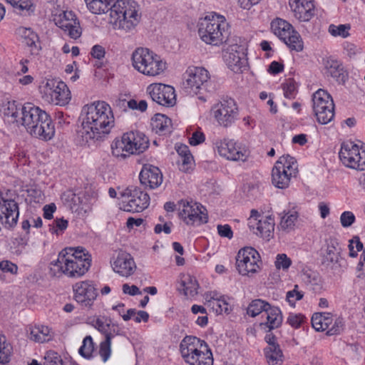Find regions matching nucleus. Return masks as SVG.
<instances>
[{"instance_id":"obj_24","label":"nucleus","mask_w":365,"mask_h":365,"mask_svg":"<svg viewBox=\"0 0 365 365\" xmlns=\"http://www.w3.org/2000/svg\"><path fill=\"white\" fill-rule=\"evenodd\" d=\"M61 199L63 203L73 212H85L90 211L91 207L88 199L83 192L76 193L71 190H68L62 193Z\"/></svg>"},{"instance_id":"obj_5","label":"nucleus","mask_w":365,"mask_h":365,"mask_svg":"<svg viewBox=\"0 0 365 365\" xmlns=\"http://www.w3.org/2000/svg\"><path fill=\"white\" fill-rule=\"evenodd\" d=\"M198 33L206 43L219 46L227 41L230 31L224 16L210 14L200 19Z\"/></svg>"},{"instance_id":"obj_33","label":"nucleus","mask_w":365,"mask_h":365,"mask_svg":"<svg viewBox=\"0 0 365 365\" xmlns=\"http://www.w3.org/2000/svg\"><path fill=\"white\" fill-rule=\"evenodd\" d=\"M294 16L301 22L309 21L314 16V5L313 2H305L289 6Z\"/></svg>"},{"instance_id":"obj_4","label":"nucleus","mask_w":365,"mask_h":365,"mask_svg":"<svg viewBox=\"0 0 365 365\" xmlns=\"http://www.w3.org/2000/svg\"><path fill=\"white\" fill-rule=\"evenodd\" d=\"M22 125L32 136L48 140L55 133L54 125L50 116L38 107L28 103L21 108Z\"/></svg>"},{"instance_id":"obj_34","label":"nucleus","mask_w":365,"mask_h":365,"mask_svg":"<svg viewBox=\"0 0 365 365\" xmlns=\"http://www.w3.org/2000/svg\"><path fill=\"white\" fill-rule=\"evenodd\" d=\"M151 126L156 133L165 134L170 132L171 120L165 115L158 113L152 118Z\"/></svg>"},{"instance_id":"obj_59","label":"nucleus","mask_w":365,"mask_h":365,"mask_svg":"<svg viewBox=\"0 0 365 365\" xmlns=\"http://www.w3.org/2000/svg\"><path fill=\"white\" fill-rule=\"evenodd\" d=\"M0 269L4 272H9L14 274L17 273L18 267L11 261L3 260L0 262Z\"/></svg>"},{"instance_id":"obj_49","label":"nucleus","mask_w":365,"mask_h":365,"mask_svg":"<svg viewBox=\"0 0 365 365\" xmlns=\"http://www.w3.org/2000/svg\"><path fill=\"white\" fill-rule=\"evenodd\" d=\"M111 339L112 338L107 336L100 344L99 354L104 362H106L110 356Z\"/></svg>"},{"instance_id":"obj_47","label":"nucleus","mask_w":365,"mask_h":365,"mask_svg":"<svg viewBox=\"0 0 365 365\" xmlns=\"http://www.w3.org/2000/svg\"><path fill=\"white\" fill-rule=\"evenodd\" d=\"M94 351V344L91 336H87L83 341V344L79 349V354L84 358L89 359Z\"/></svg>"},{"instance_id":"obj_7","label":"nucleus","mask_w":365,"mask_h":365,"mask_svg":"<svg viewBox=\"0 0 365 365\" xmlns=\"http://www.w3.org/2000/svg\"><path fill=\"white\" fill-rule=\"evenodd\" d=\"M133 67L145 76L155 77L166 69V63L160 56L146 48H136L132 55Z\"/></svg>"},{"instance_id":"obj_30","label":"nucleus","mask_w":365,"mask_h":365,"mask_svg":"<svg viewBox=\"0 0 365 365\" xmlns=\"http://www.w3.org/2000/svg\"><path fill=\"white\" fill-rule=\"evenodd\" d=\"M16 34L23 38V42L31 48L32 54H36L41 49L38 35L30 28L19 27Z\"/></svg>"},{"instance_id":"obj_2","label":"nucleus","mask_w":365,"mask_h":365,"mask_svg":"<svg viewBox=\"0 0 365 365\" xmlns=\"http://www.w3.org/2000/svg\"><path fill=\"white\" fill-rule=\"evenodd\" d=\"M85 2L93 14L110 11V22L115 29L131 32L139 23L138 6L133 0H85Z\"/></svg>"},{"instance_id":"obj_58","label":"nucleus","mask_w":365,"mask_h":365,"mask_svg":"<svg viewBox=\"0 0 365 365\" xmlns=\"http://www.w3.org/2000/svg\"><path fill=\"white\" fill-rule=\"evenodd\" d=\"M283 90L286 98H294L296 92L295 83L289 79L287 82L283 84Z\"/></svg>"},{"instance_id":"obj_21","label":"nucleus","mask_w":365,"mask_h":365,"mask_svg":"<svg viewBox=\"0 0 365 365\" xmlns=\"http://www.w3.org/2000/svg\"><path fill=\"white\" fill-rule=\"evenodd\" d=\"M75 300L82 307H90L96 300L98 293L93 284L89 281H83L73 285Z\"/></svg>"},{"instance_id":"obj_39","label":"nucleus","mask_w":365,"mask_h":365,"mask_svg":"<svg viewBox=\"0 0 365 365\" xmlns=\"http://www.w3.org/2000/svg\"><path fill=\"white\" fill-rule=\"evenodd\" d=\"M329 313L315 314L312 317V324L313 328L317 331H324L329 329L331 322Z\"/></svg>"},{"instance_id":"obj_40","label":"nucleus","mask_w":365,"mask_h":365,"mask_svg":"<svg viewBox=\"0 0 365 365\" xmlns=\"http://www.w3.org/2000/svg\"><path fill=\"white\" fill-rule=\"evenodd\" d=\"M186 363L190 365H213L212 353L208 347L207 351L198 353L195 356H193L192 361H187Z\"/></svg>"},{"instance_id":"obj_35","label":"nucleus","mask_w":365,"mask_h":365,"mask_svg":"<svg viewBox=\"0 0 365 365\" xmlns=\"http://www.w3.org/2000/svg\"><path fill=\"white\" fill-rule=\"evenodd\" d=\"M266 362L268 365H282L284 356L280 347L272 346L263 350Z\"/></svg>"},{"instance_id":"obj_43","label":"nucleus","mask_w":365,"mask_h":365,"mask_svg":"<svg viewBox=\"0 0 365 365\" xmlns=\"http://www.w3.org/2000/svg\"><path fill=\"white\" fill-rule=\"evenodd\" d=\"M184 294L186 296H194L197 293L198 284L196 279L187 275L182 280Z\"/></svg>"},{"instance_id":"obj_57","label":"nucleus","mask_w":365,"mask_h":365,"mask_svg":"<svg viewBox=\"0 0 365 365\" xmlns=\"http://www.w3.org/2000/svg\"><path fill=\"white\" fill-rule=\"evenodd\" d=\"M344 323L342 319H336L333 326L327 329V334L331 336L340 334L344 329Z\"/></svg>"},{"instance_id":"obj_46","label":"nucleus","mask_w":365,"mask_h":365,"mask_svg":"<svg viewBox=\"0 0 365 365\" xmlns=\"http://www.w3.org/2000/svg\"><path fill=\"white\" fill-rule=\"evenodd\" d=\"M11 346L6 343L5 336L0 335V364H5L9 361Z\"/></svg>"},{"instance_id":"obj_36","label":"nucleus","mask_w":365,"mask_h":365,"mask_svg":"<svg viewBox=\"0 0 365 365\" xmlns=\"http://www.w3.org/2000/svg\"><path fill=\"white\" fill-rule=\"evenodd\" d=\"M192 214L193 217H189L184 221L188 225L197 226L207 223L208 221V215L205 207L199 203Z\"/></svg>"},{"instance_id":"obj_61","label":"nucleus","mask_w":365,"mask_h":365,"mask_svg":"<svg viewBox=\"0 0 365 365\" xmlns=\"http://www.w3.org/2000/svg\"><path fill=\"white\" fill-rule=\"evenodd\" d=\"M217 232L219 235L222 237H227L228 239H231L233 236L232 229L228 225H217Z\"/></svg>"},{"instance_id":"obj_63","label":"nucleus","mask_w":365,"mask_h":365,"mask_svg":"<svg viewBox=\"0 0 365 365\" xmlns=\"http://www.w3.org/2000/svg\"><path fill=\"white\" fill-rule=\"evenodd\" d=\"M303 281L307 284H317L318 277L314 272H305L302 274Z\"/></svg>"},{"instance_id":"obj_48","label":"nucleus","mask_w":365,"mask_h":365,"mask_svg":"<svg viewBox=\"0 0 365 365\" xmlns=\"http://www.w3.org/2000/svg\"><path fill=\"white\" fill-rule=\"evenodd\" d=\"M350 28L349 24H341L339 26L331 24L329 26V32L334 36H339L342 38H346L349 36V31Z\"/></svg>"},{"instance_id":"obj_52","label":"nucleus","mask_w":365,"mask_h":365,"mask_svg":"<svg viewBox=\"0 0 365 365\" xmlns=\"http://www.w3.org/2000/svg\"><path fill=\"white\" fill-rule=\"evenodd\" d=\"M305 317L302 314L290 313L287 322L293 328L298 329L304 322Z\"/></svg>"},{"instance_id":"obj_12","label":"nucleus","mask_w":365,"mask_h":365,"mask_svg":"<svg viewBox=\"0 0 365 365\" xmlns=\"http://www.w3.org/2000/svg\"><path fill=\"white\" fill-rule=\"evenodd\" d=\"M313 110L321 124H327L334 116V103L329 93L324 89H319L312 96Z\"/></svg>"},{"instance_id":"obj_42","label":"nucleus","mask_w":365,"mask_h":365,"mask_svg":"<svg viewBox=\"0 0 365 365\" xmlns=\"http://www.w3.org/2000/svg\"><path fill=\"white\" fill-rule=\"evenodd\" d=\"M198 203L192 201L181 200L178 204V210L180 217L185 221L189 217H193L192 214Z\"/></svg>"},{"instance_id":"obj_11","label":"nucleus","mask_w":365,"mask_h":365,"mask_svg":"<svg viewBox=\"0 0 365 365\" xmlns=\"http://www.w3.org/2000/svg\"><path fill=\"white\" fill-rule=\"evenodd\" d=\"M271 29L292 51L299 52L303 50L304 45L300 35L287 21L276 19L271 23Z\"/></svg>"},{"instance_id":"obj_38","label":"nucleus","mask_w":365,"mask_h":365,"mask_svg":"<svg viewBox=\"0 0 365 365\" xmlns=\"http://www.w3.org/2000/svg\"><path fill=\"white\" fill-rule=\"evenodd\" d=\"M324 67L328 74L336 81H344L345 76L343 73V68L338 61L327 58L324 61Z\"/></svg>"},{"instance_id":"obj_27","label":"nucleus","mask_w":365,"mask_h":365,"mask_svg":"<svg viewBox=\"0 0 365 365\" xmlns=\"http://www.w3.org/2000/svg\"><path fill=\"white\" fill-rule=\"evenodd\" d=\"M58 25L71 38L76 39L81 35L79 22L72 11H65L58 21Z\"/></svg>"},{"instance_id":"obj_18","label":"nucleus","mask_w":365,"mask_h":365,"mask_svg":"<svg viewBox=\"0 0 365 365\" xmlns=\"http://www.w3.org/2000/svg\"><path fill=\"white\" fill-rule=\"evenodd\" d=\"M148 91L152 100L159 105L170 107L176 101L173 87L162 83L151 84L148 87Z\"/></svg>"},{"instance_id":"obj_20","label":"nucleus","mask_w":365,"mask_h":365,"mask_svg":"<svg viewBox=\"0 0 365 365\" xmlns=\"http://www.w3.org/2000/svg\"><path fill=\"white\" fill-rule=\"evenodd\" d=\"M215 147L219 154L227 160L245 161L248 155L247 151L232 140H218L215 142Z\"/></svg>"},{"instance_id":"obj_64","label":"nucleus","mask_w":365,"mask_h":365,"mask_svg":"<svg viewBox=\"0 0 365 365\" xmlns=\"http://www.w3.org/2000/svg\"><path fill=\"white\" fill-rule=\"evenodd\" d=\"M106 53L104 48L101 45H95L93 46L91 51V55L92 57L101 59L104 57Z\"/></svg>"},{"instance_id":"obj_54","label":"nucleus","mask_w":365,"mask_h":365,"mask_svg":"<svg viewBox=\"0 0 365 365\" xmlns=\"http://www.w3.org/2000/svg\"><path fill=\"white\" fill-rule=\"evenodd\" d=\"M356 218L351 211H345L340 216V222L343 227H349L355 222Z\"/></svg>"},{"instance_id":"obj_19","label":"nucleus","mask_w":365,"mask_h":365,"mask_svg":"<svg viewBox=\"0 0 365 365\" xmlns=\"http://www.w3.org/2000/svg\"><path fill=\"white\" fill-rule=\"evenodd\" d=\"M110 264L115 272L126 277L132 275L136 269L133 257L122 250L115 252Z\"/></svg>"},{"instance_id":"obj_15","label":"nucleus","mask_w":365,"mask_h":365,"mask_svg":"<svg viewBox=\"0 0 365 365\" xmlns=\"http://www.w3.org/2000/svg\"><path fill=\"white\" fill-rule=\"evenodd\" d=\"M339 155L345 166L365 170V150L360 152L359 147L353 142L343 143Z\"/></svg>"},{"instance_id":"obj_3","label":"nucleus","mask_w":365,"mask_h":365,"mask_svg":"<svg viewBox=\"0 0 365 365\" xmlns=\"http://www.w3.org/2000/svg\"><path fill=\"white\" fill-rule=\"evenodd\" d=\"M91 264V257L81 247H66L62 250L56 260L51 262L50 274L60 277L63 274L73 278L83 276Z\"/></svg>"},{"instance_id":"obj_10","label":"nucleus","mask_w":365,"mask_h":365,"mask_svg":"<svg viewBox=\"0 0 365 365\" xmlns=\"http://www.w3.org/2000/svg\"><path fill=\"white\" fill-rule=\"evenodd\" d=\"M120 195V208L125 212H140L146 209L150 204L149 195L134 185L128 186Z\"/></svg>"},{"instance_id":"obj_56","label":"nucleus","mask_w":365,"mask_h":365,"mask_svg":"<svg viewBox=\"0 0 365 365\" xmlns=\"http://www.w3.org/2000/svg\"><path fill=\"white\" fill-rule=\"evenodd\" d=\"M178 163L179 164L180 170L183 172H187L191 168L192 165L193 157L192 155H186L182 158H179L178 160Z\"/></svg>"},{"instance_id":"obj_51","label":"nucleus","mask_w":365,"mask_h":365,"mask_svg":"<svg viewBox=\"0 0 365 365\" xmlns=\"http://www.w3.org/2000/svg\"><path fill=\"white\" fill-rule=\"evenodd\" d=\"M68 227V221L63 218L56 219L50 225L49 230L51 233L61 234Z\"/></svg>"},{"instance_id":"obj_37","label":"nucleus","mask_w":365,"mask_h":365,"mask_svg":"<svg viewBox=\"0 0 365 365\" xmlns=\"http://www.w3.org/2000/svg\"><path fill=\"white\" fill-rule=\"evenodd\" d=\"M93 326L100 332L103 334L106 338L107 336L113 338L115 335L118 334L119 331L118 327L116 325L107 322V320L103 318H98L93 321Z\"/></svg>"},{"instance_id":"obj_17","label":"nucleus","mask_w":365,"mask_h":365,"mask_svg":"<svg viewBox=\"0 0 365 365\" xmlns=\"http://www.w3.org/2000/svg\"><path fill=\"white\" fill-rule=\"evenodd\" d=\"M223 58L228 68L235 73H242L247 69V60L245 48L241 45H229L224 51Z\"/></svg>"},{"instance_id":"obj_22","label":"nucleus","mask_w":365,"mask_h":365,"mask_svg":"<svg viewBox=\"0 0 365 365\" xmlns=\"http://www.w3.org/2000/svg\"><path fill=\"white\" fill-rule=\"evenodd\" d=\"M208 347L205 341L196 336H186L180 342V351L185 362H193V356L202 351H207Z\"/></svg>"},{"instance_id":"obj_45","label":"nucleus","mask_w":365,"mask_h":365,"mask_svg":"<svg viewBox=\"0 0 365 365\" xmlns=\"http://www.w3.org/2000/svg\"><path fill=\"white\" fill-rule=\"evenodd\" d=\"M17 11L22 14H29L33 11V4L31 0H6Z\"/></svg>"},{"instance_id":"obj_32","label":"nucleus","mask_w":365,"mask_h":365,"mask_svg":"<svg viewBox=\"0 0 365 365\" xmlns=\"http://www.w3.org/2000/svg\"><path fill=\"white\" fill-rule=\"evenodd\" d=\"M29 338L38 343H44L51 341L53 336L54 333L47 326L43 325H38L34 327L29 328Z\"/></svg>"},{"instance_id":"obj_9","label":"nucleus","mask_w":365,"mask_h":365,"mask_svg":"<svg viewBox=\"0 0 365 365\" xmlns=\"http://www.w3.org/2000/svg\"><path fill=\"white\" fill-rule=\"evenodd\" d=\"M297 173V164L294 158L287 155L281 156L272 171V182L277 188H287L292 177Z\"/></svg>"},{"instance_id":"obj_55","label":"nucleus","mask_w":365,"mask_h":365,"mask_svg":"<svg viewBox=\"0 0 365 365\" xmlns=\"http://www.w3.org/2000/svg\"><path fill=\"white\" fill-rule=\"evenodd\" d=\"M298 285H294L293 290L287 292L286 298L290 304H294L296 301L302 299L304 294L302 292L298 291Z\"/></svg>"},{"instance_id":"obj_50","label":"nucleus","mask_w":365,"mask_h":365,"mask_svg":"<svg viewBox=\"0 0 365 365\" xmlns=\"http://www.w3.org/2000/svg\"><path fill=\"white\" fill-rule=\"evenodd\" d=\"M43 365H63V362L58 353L48 351L45 354Z\"/></svg>"},{"instance_id":"obj_29","label":"nucleus","mask_w":365,"mask_h":365,"mask_svg":"<svg viewBox=\"0 0 365 365\" xmlns=\"http://www.w3.org/2000/svg\"><path fill=\"white\" fill-rule=\"evenodd\" d=\"M249 227L256 235L269 240L273 235L274 221L271 216L260 217L257 222H251Z\"/></svg>"},{"instance_id":"obj_44","label":"nucleus","mask_w":365,"mask_h":365,"mask_svg":"<svg viewBox=\"0 0 365 365\" xmlns=\"http://www.w3.org/2000/svg\"><path fill=\"white\" fill-rule=\"evenodd\" d=\"M282 214L280 222L281 228L284 230L292 229L298 217L297 212L296 211H288L287 212L284 211L281 215Z\"/></svg>"},{"instance_id":"obj_1","label":"nucleus","mask_w":365,"mask_h":365,"mask_svg":"<svg viewBox=\"0 0 365 365\" xmlns=\"http://www.w3.org/2000/svg\"><path fill=\"white\" fill-rule=\"evenodd\" d=\"M80 135L83 143L99 140L108 135L114 126L115 118L109 104L96 101L83 107Z\"/></svg>"},{"instance_id":"obj_25","label":"nucleus","mask_w":365,"mask_h":365,"mask_svg":"<svg viewBox=\"0 0 365 365\" xmlns=\"http://www.w3.org/2000/svg\"><path fill=\"white\" fill-rule=\"evenodd\" d=\"M204 299L205 304L217 314H229L231 311L226 297L215 291L206 292Z\"/></svg>"},{"instance_id":"obj_31","label":"nucleus","mask_w":365,"mask_h":365,"mask_svg":"<svg viewBox=\"0 0 365 365\" xmlns=\"http://www.w3.org/2000/svg\"><path fill=\"white\" fill-rule=\"evenodd\" d=\"M267 322L261 323L262 329H268L267 331L270 332L272 329L278 328L282 323V314L280 309L276 307H271L266 309L265 312Z\"/></svg>"},{"instance_id":"obj_41","label":"nucleus","mask_w":365,"mask_h":365,"mask_svg":"<svg viewBox=\"0 0 365 365\" xmlns=\"http://www.w3.org/2000/svg\"><path fill=\"white\" fill-rule=\"evenodd\" d=\"M269 304L262 300V299H255L252 300L249 304L247 309V314L252 317H255L262 313V312H266L269 307Z\"/></svg>"},{"instance_id":"obj_8","label":"nucleus","mask_w":365,"mask_h":365,"mask_svg":"<svg viewBox=\"0 0 365 365\" xmlns=\"http://www.w3.org/2000/svg\"><path fill=\"white\" fill-rule=\"evenodd\" d=\"M209 72L202 67H189L184 76L183 88L189 94L200 95L199 99L205 101L207 97L203 92H210L208 89Z\"/></svg>"},{"instance_id":"obj_26","label":"nucleus","mask_w":365,"mask_h":365,"mask_svg":"<svg viewBox=\"0 0 365 365\" xmlns=\"http://www.w3.org/2000/svg\"><path fill=\"white\" fill-rule=\"evenodd\" d=\"M342 248L339 240L335 237H329L326 240V248L322 251V262L326 266L339 262Z\"/></svg>"},{"instance_id":"obj_6","label":"nucleus","mask_w":365,"mask_h":365,"mask_svg":"<svg viewBox=\"0 0 365 365\" xmlns=\"http://www.w3.org/2000/svg\"><path fill=\"white\" fill-rule=\"evenodd\" d=\"M149 146L148 138L139 131L124 133L120 140H116L111 146L112 153L117 158H125L130 155L143 153Z\"/></svg>"},{"instance_id":"obj_23","label":"nucleus","mask_w":365,"mask_h":365,"mask_svg":"<svg viewBox=\"0 0 365 365\" xmlns=\"http://www.w3.org/2000/svg\"><path fill=\"white\" fill-rule=\"evenodd\" d=\"M19 214L17 203L14 200L6 198L0 191V220L5 219V227H14L17 223Z\"/></svg>"},{"instance_id":"obj_14","label":"nucleus","mask_w":365,"mask_h":365,"mask_svg":"<svg viewBox=\"0 0 365 365\" xmlns=\"http://www.w3.org/2000/svg\"><path fill=\"white\" fill-rule=\"evenodd\" d=\"M43 97L48 103L64 106L71 101V92L62 81H48L43 88Z\"/></svg>"},{"instance_id":"obj_60","label":"nucleus","mask_w":365,"mask_h":365,"mask_svg":"<svg viewBox=\"0 0 365 365\" xmlns=\"http://www.w3.org/2000/svg\"><path fill=\"white\" fill-rule=\"evenodd\" d=\"M205 140V135L200 131H195L189 138V143L191 145H197Z\"/></svg>"},{"instance_id":"obj_16","label":"nucleus","mask_w":365,"mask_h":365,"mask_svg":"<svg viewBox=\"0 0 365 365\" xmlns=\"http://www.w3.org/2000/svg\"><path fill=\"white\" fill-rule=\"evenodd\" d=\"M260 256L258 252L251 247H244L238 252L236 257L237 269L242 275L254 274L259 269Z\"/></svg>"},{"instance_id":"obj_62","label":"nucleus","mask_w":365,"mask_h":365,"mask_svg":"<svg viewBox=\"0 0 365 365\" xmlns=\"http://www.w3.org/2000/svg\"><path fill=\"white\" fill-rule=\"evenodd\" d=\"M122 289L123 292L125 294H129L130 296L141 294V292L139 288L135 285L130 286L128 284H123Z\"/></svg>"},{"instance_id":"obj_28","label":"nucleus","mask_w":365,"mask_h":365,"mask_svg":"<svg viewBox=\"0 0 365 365\" xmlns=\"http://www.w3.org/2000/svg\"><path fill=\"white\" fill-rule=\"evenodd\" d=\"M140 183L151 189L160 186L163 182V175L160 169L153 165H145L139 175Z\"/></svg>"},{"instance_id":"obj_13","label":"nucleus","mask_w":365,"mask_h":365,"mask_svg":"<svg viewBox=\"0 0 365 365\" xmlns=\"http://www.w3.org/2000/svg\"><path fill=\"white\" fill-rule=\"evenodd\" d=\"M211 113L217 123L223 127L232 125L237 118L238 108L234 99H222L215 104Z\"/></svg>"},{"instance_id":"obj_53","label":"nucleus","mask_w":365,"mask_h":365,"mask_svg":"<svg viewBox=\"0 0 365 365\" xmlns=\"http://www.w3.org/2000/svg\"><path fill=\"white\" fill-rule=\"evenodd\" d=\"M274 264L277 269H287L292 264V260L285 254H279Z\"/></svg>"}]
</instances>
